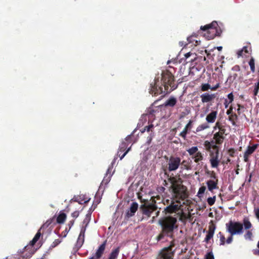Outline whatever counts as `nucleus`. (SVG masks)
I'll use <instances>...</instances> for the list:
<instances>
[{
    "instance_id": "1",
    "label": "nucleus",
    "mask_w": 259,
    "mask_h": 259,
    "mask_svg": "<svg viewBox=\"0 0 259 259\" xmlns=\"http://www.w3.org/2000/svg\"><path fill=\"white\" fill-rule=\"evenodd\" d=\"M225 136L219 133L213 135V139L215 140L209 142L205 141L204 146L205 149L210 153V162H219V148L217 145H222L225 139Z\"/></svg>"
},
{
    "instance_id": "2",
    "label": "nucleus",
    "mask_w": 259,
    "mask_h": 259,
    "mask_svg": "<svg viewBox=\"0 0 259 259\" xmlns=\"http://www.w3.org/2000/svg\"><path fill=\"white\" fill-rule=\"evenodd\" d=\"M174 76L169 70H165L161 74V83L164 88V92L169 93L177 88L174 83Z\"/></svg>"
},
{
    "instance_id": "3",
    "label": "nucleus",
    "mask_w": 259,
    "mask_h": 259,
    "mask_svg": "<svg viewBox=\"0 0 259 259\" xmlns=\"http://www.w3.org/2000/svg\"><path fill=\"white\" fill-rule=\"evenodd\" d=\"M218 24L215 21H213L209 24L206 25L204 26H201L200 29L202 30L206 31L204 34V36L207 39L210 40L213 39L216 36H220L222 31L218 28Z\"/></svg>"
},
{
    "instance_id": "4",
    "label": "nucleus",
    "mask_w": 259,
    "mask_h": 259,
    "mask_svg": "<svg viewBox=\"0 0 259 259\" xmlns=\"http://www.w3.org/2000/svg\"><path fill=\"white\" fill-rule=\"evenodd\" d=\"M177 219L172 217H165L159 221V223L162 228L163 233L172 232L175 228L177 227Z\"/></svg>"
},
{
    "instance_id": "5",
    "label": "nucleus",
    "mask_w": 259,
    "mask_h": 259,
    "mask_svg": "<svg viewBox=\"0 0 259 259\" xmlns=\"http://www.w3.org/2000/svg\"><path fill=\"white\" fill-rule=\"evenodd\" d=\"M226 226L227 231L232 236L243 233V225L240 223L230 221L226 224Z\"/></svg>"
},
{
    "instance_id": "6",
    "label": "nucleus",
    "mask_w": 259,
    "mask_h": 259,
    "mask_svg": "<svg viewBox=\"0 0 259 259\" xmlns=\"http://www.w3.org/2000/svg\"><path fill=\"white\" fill-rule=\"evenodd\" d=\"M171 188L176 197L184 198L186 197V188L179 183L172 182Z\"/></svg>"
},
{
    "instance_id": "7",
    "label": "nucleus",
    "mask_w": 259,
    "mask_h": 259,
    "mask_svg": "<svg viewBox=\"0 0 259 259\" xmlns=\"http://www.w3.org/2000/svg\"><path fill=\"white\" fill-rule=\"evenodd\" d=\"M127 146L128 144H127L125 141H123L122 142V143L119 146V150L117 152V154L115 156L112 162H115L117 160L118 157H119V159L118 160V161L122 160V159L125 156L126 153L131 149V147H130L125 151V150L127 148Z\"/></svg>"
},
{
    "instance_id": "8",
    "label": "nucleus",
    "mask_w": 259,
    "mask_h": 259,
    "mask_svg": "<svg viewBox=\"0 0 259 259\" xmlns=\"http://www.w3.org/2000/svg\"><path fill=\"white\" fill-rule=\"evenodd\" d=\"M159 82V77L155 78L154 82L150 84V90L149 93L152 96H157L163 93L162 88L159 87L158 82Z\"/></svg>"
},
{
    "instance_id": "9",
    "label": "nucleus",
    "mask_w": 259,
    "mask_h": 259,
    "mask_svg": "<svg viewBox=\"0 0 259 259\" xmlns=\"http://www.w3.org/2000/svg\"><path fill=\"white\" fill-rule=\"evenodd\" d=\"M187 152L191 157L194 159V162H198L203 159V155L202 153L198 151V149L196 146L189 148L187 150Z\"/></svg>"
},
{
    "instance_id": "10",
    "label": "nucleus",
    "mask_w": 259,
    "mask_h": 259,
    "mask_svg": "<svg viewBox=\"0 0 259 259\" xmlns=\"http://www.w3.org/2000/svg\"><path fill=\"white\" fill-rule=\"evenodd\" d=\"M258 146V144H253L251 146L249 145L247 147V149L244 152L243 154V159L245 162H247L249 160V157L257 149Z\"/></svg>"
},
{
    "instance_id": "11",
    "label": "nucleus",
    "mask_w": 259,
    "mask_h": 259,
    "mask_svg": "<svg viewBox=\"0 0 259 259\" xmlns=\"http://www.w3.org/2000/svg\"><path fill=\"white\" fill-rule=\"evenodd\" d=\"M174 252L170 247L163 249L159 255V259H171Z\"/></svg>"
},
{
    "instance_id": "12",
    "label": "nucleus",
    "mask_w": 259,
    "mask_h": 259,
    "mask_svg": "<svg viewBox=\"0 0 259 259\" xmlns=\"http://www.w3.org/2000/svg\"><path fill=\"white\" fill-rule=\"evenodd\" d=\"M181 206V204L180 202H172L170 205L165 208V210L167 212L170 213L176 212L180 209Z\"/></svg>"
},
{
    "instance_id": "13",
    "label": "nucleus",
    "mask_w": 259,
    "mask_h": 259,
    "mask_svg": "<svg viewBox=\"0 0 259 259\" xmlns=\"http://www.w3.org/2000/svg\"><path fill=\"white\" fill-rule=\"evenodd\" d=\"M200 98L202 102L205 103L212 101L215 98V95L214 94H209L206 93L201 95Z\"/></svg>"
},
{
    "instance_id": "14",
    "label": "nucleus",
    "mask_w": 259,
    "mask_h": 259,
    "mask_svg": "<svg viewBox=\"0 0 259 259\" xmlns=\"http://www.w3.org/2000/svg\"><path fill=\"white\" fill-rule=\"evenodd\" d=\"M242 78L241 72H232L228 77V80L230 82L240 81Z\"/></svg>"
},
{
    "instance_id": "15",
    "label": "nucleus",
    "mask_w": 259,
    "mask_h": 259,
    "mask_svg": "<svg viewBox=\"0 0 259 259\" xmlns=\"http://www.w3.org/2000/svg\"><path fill=\"white\" fill-rule=\"evenodd\" d=\"M138 208V204L137 202H133L131 204V207L126 212L127 217H131L134 215L137 211Z\"/></svg>"
},
{
    "instance_id": "16",
    "label": "nucleus",
    "mask_w": 259,
    "mask_h": 259,
    "mask_svg": "<svg viewBox=\"0 0 259 259\" xmlns=\"http://www.w3.org/2000/svg\"><path fill=\"white\" fill-rule=\"evenodd\" d=\"M105 247L106 242H104L101 245H100L98 249L96 250L95 255H94L97 258L100 259V258L104 253V252L105 249Z\"/></svg>"
},
{
    "instance_id": "17",
    "label": "nucleus",
    "mask_w": 259,
    "mask_h": 259,
    "mask_svg": "<svg viewBox=\"0 0 259 259\" xmlns=\"http://www.w3.org/2000/svg\"><path fill=\"white\" fill-rule=\"evenodd\" d=\"M218 112L217 111H212L210 113L207 115L206 120L207 123H213L217 118Z\"/></svg>"
},
{
    "instance_id": "18",
    "label": "nucleus",
    "mask_w": 259,
    "mask_h": 259,
    "mask_svg": "<svg viewBox=\"0 0 259 259\" xmlns=\"http://www.w3.org/2000/svg\"><path fill=\"white\" fill-rule=\"evenodd\" d=\"M177 103V99L174 97H170L168 99H167L163 104V106L165 107H174Z\"/></svg>"
},
{
    "instance_id": "19",
    "label": "nucleus",
    "mask_w": 259,
    "mask_h": 259,
    "mask_svg": "<svg viewBox=\"0 0 259 259\" xmlns=\"http://www.w3.org/2000/svg\"><path fill=\"white\" fill-rule=\"evenodd\" d=\"M85 231V228H81L77 241V244L79 246H81L84 242Z\"/></svg>"
},
{
    "instance_id": "20",
    "label": "nucleus",
    "mask_w": 259,
    "mask_h": 259,
    "mask_svg": "<svg viewBox=\"0 0 259 259\" xmlns=\"http://www.w3.org/2000/svg\"><path fill=\"white\" fill-rule=\"evenodd\" d=\"M197 37L196 35H192L187 38V41L188 43H192L193 45L196 46L200 44V41L196 39Z\"/></svg>"
},
{
    "instance_id": "21",
    "label": "nucleus",
    "mask_w": 259,
    "mask_h": 259,
    "mask_svg": "<svg viewBox=\"0 0 259 259\" xmlns=\"http://www.w3.org/2000/svg\"><path fill=\"white\" fill-rule=\"evenodd\" d=\"M209 128V125L207 123H204L203 124H201L197 126V127L196 129V131L194 132L195 133H197L198 132H199L200 131H202L203 130L207 129Z\"/></svg>"
},
{
    "instance_id": "22",
    "label": "nucleus",
    "mask_w": 259,
    "mask_h": 259,
    "mask_svg": "<svg viewBox=\"0 0 259 259\" xmlns=\"http://www.w3.org/2000/svg\"><path fill=\"white\" fill-rule=\"evenodd\" d=\"M119 253V248H117L113 250L109 255L108 259H116Z\"/></svg>"
},
{
    "instance_id": "23",
    "label": "nucleus",
    "mask_w": 259,
    "mask_h": 259,
    "mask_svg": "<svg viewBox=\"0 0 259 259\" xmlns=\"http://www.w3.org/2000/svg\"><path fill=\"white\" fill-rule=\"evenodd\" d=\"M208 189L209 191H212L217 188V183L213 180H209L207 182Z\"/></svg>"
},
{
    "instance_id": "24",
    "label": "nucleus",
    "mask_w": 259,
    "mask_h": 259,
    "mask_svg": "<svg viewBox=\"0 0 259 259\" xmlns=\"http://www.w3.org/2000/svg\"><path fill=\"white\" fill-rule=\"evenodd\" d=\"M156 209L155 205L154 204H152L148 206V208H146L144 211V213L147 215H150V213Z\"/></svg>"
},
{
    "instance_id": "25",
    "label": "nucleus",
    "mask_w": 259,
    "mask_h": 259,
    "mask_svg": "<svg viewBox=\"0 0 259 259\" xmlns=\"http://www.w3.org/2000/svg\"><path fill=\"white\" fill-rule=\"evenodd\" d=\"M66 219V215L64 213H61L57 217V222L59 223H63Z\"/></svg>"
},
{
    "instance_id": "26",
    "label": "nucleus",
    "mask_w": 259,
    "mask_h": 259,
    "mask_svg": "<svg viewBox=\"0 0 259 259\" xmlns=\"http://www.w3.org/2000/svg\"><path fill=\"white\" fill-rule=\"evenodd\" d=\"M40 231H38L37 233L35 235L34 237L32 239V240L30 242V245L31 246H33L34 244L37 241L40 236Z\"/></svg>"
},
{
    "instance_id": "27",
    "label": "nucleus",
    "mask_w": 259,
    "mask_h": 259,
    "mask_svg": "<svg viewBox=\"0 0 259 259\" xmlns=\"http://www.w3.org/2000/svg\"><path fill=\"white\" fill-rule=\"evenodd\" d=\"M190 130V129L186 128V126H185L182 132L180 133L179 136L183 138L184 140H186L187 137V134L188 133V132Z\"/></svg>"
},
{
    "instance_id": "28",
    "label": "nucleus",
    "mask_w": 259,
    "mask_h": 259,
    "mask_svg": "<svg viewBox=\"0 0 259 259\" xmlns=\"http://www.w3.org/2000/svg\"><path fill=\"white\" fill-rule=\"evenodd\" d=\"M237 115L235 113L231 114L229 116V119L230 121H231L233 125H235L236 124V121L237 120Z\"/></svg>"
},
{
    "instance_id": "29",
    "label": "nucleus",
    "mask_w": 259,
    "mask_h": 259,
    "mask_svg": "<svg viewBox=\"0 0 259 259\" xmlns=\"http://www.w3.org/2000/svg\"><path fill=\"white\" fill-rule=\"evenodd\" d=\"M228 153L229 156L232 157H238V152L236 150H235L234 149L231 148L229 149Z\"/></svg>"
},
{
    "instance_id": "30",
    "label": "nucleus",
    "mask_w": 259,
    "mask_h": 259,
    "mask_svg": "<svg viewBox=\"0 0 259 259\" xmlns=\"http://www.w3.org/2000/svg\"><path fill=\"white\" fill-rule=\"evenodd\" d=\"M249 65L250 66V70L252 72H255V63L253 58H251L249 61Z\"/></svg>"
},
{
    "instance_id": "31",
    "label": "nucleus",
    "mask_w": 259,
    "mask_h": 259,
    "mask_svg": "<svg viewBox=\"0 0 259 259\" xmlns=\"http://www.w3.org/2000/svg\"><path fill=\"white\" fill-rule=\"evenodd\" d=\"M205 190H206L205 187H204V186L201 187L199 188V190H198V191L197 192V196L199 198H201L202 197L203 194H204Z\"/></svg>"
},
{
    "instance_id": "32",
    "label": "nucleus",
    "mask_w": 259,
    "mask_h": 259,
    "mask_svg": "<svg viewBox=\"0 0 259 259\" xmlns=\"http://www.w3.org/2000/svg\"><path fill=\"white\" fill-rule=\"evenodd\" d=\"M211 88L208 83H203L201 85V90L203 92L207 91L209 89L211 90Z\"/></svg>"
},
{
    "instance_id": "33",
    "label": "nucleus",
    "mask_w": 259,
    "mask_h": 259,
    "mask_svg": "<svg viewBox=\"0 0 259 259\" xmlns=\"http://www.w3.org/2000/svg\"><path fill=\"white\" fill-rule=\"evenodd\" d=\"M179 167V163H169V170H175Z\"/></svg>"
},
{
    "instance_id": "34",
    "label": "nucleus",
    "mask_w": 259,
    "mask_h": 259,
    "mask_svg": "<svg viewBox=\"0 0 259 259\" xmlns=\"http://www.w3.org/2000/svg\"><path fill=\"white\" fill-rule=\"evenodd\" d=\"M243 225L245 229H250L252 226L251 224L247 219L244 220Z\"/></svg>"
},
{
    "instance_id": "35",
    "label": "nucleus",
    "mask_w": 259,
    "mask_h": 259,
    "mask_svg": "<svg viewBox=\"0 0 259 259\" xmlns=\"http://www.w3.org/2000/svg\"><path fill=\"white\" fill-rule=\"evenodd\" d=\"M207 201L208 204L210 206L212 205L213 204H214V203L215 201V196L208 198Z\"/></svg>"
},
{
    "instance_id": "36",
    "label": "nucleus",
    "mask_w": 259,
    "mask_h": 259,
    "mask_svg": "<svg viewBox=\"0 0 259 259\" xmlns=\"http://www.w3.org/2000/svg\"><path fill=\"white\" fill-rule=\"evenodd\" d=\"M259 91V78L256 83L255 84L254 89L253 90V94L256 96Z\"/></svg>"
},
{
    "instance_id": "37",
    "label": "nucleus",
    "mask_w": 259,
    "mask_h": 259,
    "mask_svg": "<svg viewBox=\"0 0 259 259\" xmlns=\"http://www.w3.org/2000/svg\"><path fill=\"white\" fill-rule=\"evenodd\" d=\"M219 235L220 240V245H224L225 243V238L224 236L222 234L221 232H220L219 233Z\"/></svg>"
},
{
    "instance_id": "38",
    "label": "nucleus",
    "mask_w": 259,
    "mask_h": 259,
    "mask_svg": "<svg viewBox=\"0 0 259 259\" xmlns=\"http://www.w3.org/2000/svg\"><path fill=\"white\" fill-rule=\"evenodd\" d=\"M232 70L234 71V72H241L240 71V67L239 65H236L233 66L232 68Z\"/></svg>"
},
{
    "instance_id": "39",
    "label": "nucleus",
    "mask_w": 259,
    "mask_h": 259,
    "mask_svg": "<svg viewBox=\"0 0 259 259\" xmlns=\"http://www.w3.org/2000/svg\"><path fill=\"white\" fill-rule=\"evenodd\" d=\"M213 236V234H212V233H209V232H207V234L206 235V236L205 238V241L207 242H208V241L212 238Z\"/></svg>"
},
{
    "instance_id": "40",
    "label": "nucleus",
    "mask_w": 259,
    "mask_h": 259,
    "mask_svg": "<svg viewBox=\"0 0 259 259\" xmlns=\"http://www.w3.org/2000/svg\"><path fill=\"white\" fill-rule=\"evenodd\" d=\"M252 237V233L248 231L246 232V233L244 235V238L245 239L251 240Z\"/></svg>"
},
{
    "instance_id": "41",
    "label": "nucleus",
    "mask_w": 259,
    "mask_h": 259,
    "mask_svg": "<svg viewBox=\"0 0 259 259\" xmlns=\"http://www.w3.org/2000/svg\"><path fill=\"white\" fill-rule=\"evenodd\" d=\"M133 134H131L130 135H128L126 138L125 139V141L128 143V144L131 143L133 141Z\"/></svg>"
},
{
    "instance_id": "42",
    "label": "nucleus",
    "mask_w": 259,
    "mask_h": 259,
    "mask_svg": "<svg viewBox=\"0 0 259 259\" xmlns=\"http://www.w3.org/2000/svg\"><path fill=\"white\" fill-rule=\"evenodd\" d=\"M153 127V125L152 124H151L150 125H149L148 126H146L144 127V130L142 131V133H143L145 131H147V132H149L151 128Z\"/></svg>"
},
{
    "instance_id": "43",
    "label": "nucleus",
    "mask_w": 259,
    "mask_h": 259,
    "mask_svg": "<svg viewBox=\"0 0 259 259\" xmlns=\"http://www.w3.org/2000/svg\"><path fill=\"white\" fill-rule=\"evenodd\" d=\"M228 98L229 100V103H231L234 100V96L232 93H231L228 95Z\"/></svg>"
},
{
    "instance_id": "44",
    "label": "nucleus",
    "mask_w": 259,
    "mask_h": 259,
    "mask_svg": "<svg viewBox=\"0 0 259 259\" xmlns=\"http://www.w3.org/2000/svg\"><path fill=\"white\" fill-rule=\"evenodd\" d=\"M215 226L212 224L209 227L208 232L209 233H212V234L214 235V231H215Z\"/></svg>"
},
{
    "instance_id": "45",
    "label": "nucleus",
    "mask_w": 259,
    "mask_h": 259,
    "mask_svg": "<svg viewBox=\"0 0 259 259\" xmlns=\"http://www.w3.org/2000/svg\"><path fill=\"white\" fill-rule=\"evenodd\" d=\"M205 259H214L213 255L212 252H208L205 255Z\"/></svg>"
},
{
    "instance_id": "46",
    "label": "nucleus",
    "mask_w": 259,
    "mask_h": 259,
    "mask_svg": "<svg viewBox=\"0 0 259 259\" xmlns=\"http://www.w3.org/2000/svg\"><path fill=\"white\" fill-rule=\"evenodd\" d=\"M226 132V129L224 127L222 126L221 128H219V131L217 133H219L221 135L224 136Z\"/></svg>"
},
{
    "instance_id": "47",
    "label": "nucleus",
    "mask_w": 259,
    "mask_h": 259,
    "mask_svg": "<svg viewBox=\"0 0 259 259\" xmlns=\"http://www.w3.org/2000/svg\"><path fill=\"white\" fill-rule=\"evenodd\" d=\"M193 121L192 120H190L188 123L186 125V128H188L189 129H191L192 127V123Z\"/></svg>"
},
{
    "instance_id": "48",
    "label": "nucleus",
    "mask_w": 259,
    "mask_h": 259,
    "mask_svg": "<svg viewBox=\"0 0 259 259\" xmlns=\"http://www.w3.org/2000/svg\"><path fill=\"white\" fill-rule=\"evenodd\" d=\"M220 87V83H218L214 87H211V91H216Z\"/></svg>"
},
{
    "instance_id": "49",
    "label": "nucleus",
    "mask_w": 259,
    "mask_h": 259,
    "mask_svg": "<svg viewBox=\"0 0 259 259\" xmlns=\"http://www.w3.org/2000/svg\"><path fill=\"white\" fill-rule=\"evenodd\" d=\"M237 106L238 107V108L237 109V113L240 115L241 114V111H240V109L241 108H243L244 107L243 106H242L240 104H237Z\"/></svg>"
},
{
    "instance_id": "50",
    "label": "nucleus",
    "mask_w": 259,
    "mask_h": 259,
    "mask_svg": "<svg viewBox=\"0 0 259 259\" xmlns=\"http://www.w3.org/2000/svg\"><path fill=\"white\" fill-rule=\"evenodd\" d=\"M71 215L73 218H77L79 215V212L77 211H75L72 213Z\"/></svg>"
},
{
    "instance_id": "51",
    "label": "nucleus",
    "mask_w": 259,
    "mask_h": 259,
    "mask_svg": "<svg viewBox=\"0 0 259 259\" xmlns=\"http://www.w3.org/2000/svg\"><path fill=\"white\" fill-rule=\"evenodd\" d=\"M222 126H223L221 125V124L220 123V122H217L215 123V126H214V130H216L217 128H218L219 129V128H221Z\"/></svg>"
},
{
    "instance_id": "52",
    "label": "nucleus",
    "mask_w": 259,
    "mask_h": 259,
    "mask_svg": "<svg viewBox=\"0 0 259 259\" xmlns=\"http://www.w3.org/2000/svg\"><path fill=\"white\" fill-rule=\"evenodd\" d=\"M152 140V136H150L148 137L147 141V143L148 144V145H149L151 143Z\"/></svg>"
},
{
    "instance_id": "53",
    "label": "nucleus",
    "mask_w": 259,
    "mask_h": 259,
    "mask_svg": "<svg viewBox=\"0 0 259 259\" xmlns=\"http://www.w3.org/2000/svg\"><path fill=\"white\" fill-rule=\"evenodd\" d=\"M232 240H233V237H232V236H230V237H229L227 239L226 242H227V243L228 244H230V243H231L232 242Z\"/></svg>"
},
{
    "instance_id": "54",
    "label": "nucleus",
    "mask_w": 259,
    "mask_h": 259,
    "mask_svg": "<svg viewBox=\"0 0 259 259\" xmlns=\"http://www.w3.org/2000/svg\"><path fill=\"white\" fill-rule=\"evenodd\" d=\"M232 110H233L232 107H231L230 108V109H228V110L227 111V114L228 115H230L231 114H233V113H232Z\"/></svg>"
},
{
    "instance_id": "55",
    "label": "nucleus",
    "mask_w": 259,
    "mask_h": 259,
    "mask_svg": "<svg viewBox=\"0 0 259 259\" xmlns=\"http://www.w3.org/2000/svg\"><path fill=\"white\" fill-rule=\"evenodd\" d=\"M254 211L256 218L259 219V208L255 209Z\"/></svg>"
},
{
    "instance_id": "56",
    "label": "nucleus",
    "mask_w": 259,
    "mask_h": 259,
    "mask_svg": "<svg viewBox=\"0 0 259 259\" xmlns=\"http://www.w3.org/2000/svg\"><path fill=\"white\" fill-rule=\"evenodd\" d=\"M163 236H164V235H163V233L160 234L158 235V236L157 237V240H160L161 239H162L163 238Z\"/></svg>"
},
{
    "instance_id": "57",
    "label": "nucleus",
    "mask_w": 259,
    "mask_h": 259,
    "mask_svg": "<svg viewBox=\"0 0 259 259\" xmlns=\"http://www.w3.org/2000/svg\"><path fill=\"white\" fill-rule=\"evenodd\" d=\"M243 50H239L238 53H237V55H238V56L239 57H241L242 56V54H243Z\"/></svg>"
},
{
    "instance_id": "58",
    "label": "nucleus",
    "mask_w": 259,
    "mask_h": 259,
    "mask_svg": "<svg viewBox=\"0 0 259 259\" xmlns=\"http://www.w3.org/2000/svg\"><path fill=\"white\" fill-rule=\"evenodd\" d=\"M242 50H243V52H245L246 53H248V48L247 47H244Z\"/></svg>"
},
{
    "instance_id": "59",
    "label": "nucleus",
    "mask_w": 259,
    "mask_h": 259,
    "mask_svg": "<svg viewBox=\"0 0 259 259\" xmlns=\"http://www.w3.org/2000/svg\"><path fill=\"white\" fill-rule=\"evenodd\" d=\"M229 104L230 103H229L228 101L227 100H226L225 101V103H224V104H225V108H227Z\"/></svg>"
},
{
    "instance_id": "60",
    "label": "nucleus",
    "mask_w": 259,
    "mask_h": 259,
    "mask_svg": "<svg viewBox=\"0 0 259 259\" xmlns=\"http://www.w3.org/2000/svg\"><path fill=\"white\" fill-rule=\"evenodd\" d=\"M211 163L212 167H217L218 165V163Z\"/></svg>"
},
{
    "instance_id": "61",
    "label": "nucleus",
    "mask_w": 259,
    "mask_h": 259,
    "mask_svg": "<svg viewBox=\"0 0 259 259\" xmlns=\"http://www.w3.org/2000/svg\"><path fill=\"white\" fill-rule=\"evenodd\" d=\"M254 253L257 255H259V250H256L254 251Z\"/></svg>"
},
{
    "instance_id": "62",
    "label": "nucleus",
    "mask_w": 259,
    "mask_h": 259,
    "mask_svg": "<svg viewBox=\"0 0 259 259\" xmlns=\"http://www.w3.org/2000/svg\"><path fill=\"white\" fill-rule=\"evenodd\" d=\"M190 53H187L186 55H185V57L186 58H188L190 56Z\"/></svg>"
},
{
    "instance_id": "63",
    "label": "nucleus",
    "mask_w": 259,
    "mask_h": 259,
    "mask_svg": "<svg viewBox=\"0 0 259 259\" xmlns=\"http://www.w3.org/2000/svg\"><path fill=\"white\" fill-rule=\"evenodd\" d=\"M222 49H223V47H221V46L217 47V49H218L219 51H222Z\"/></svg>"
},
{
    "instance_id": "64",
    "label": "nucleus",
    "mask_w": 259,
    "mask_h": 259,
    "mask_svg": "<svg viewBox=\"0 0 259 259\" xmlns=\"http://www.w3.org/2000/svg\"><path fill=\"white\" fill-rule=\"evenodd\" d=\"M89 259H98V258H97L95 256L93 255V256L91 257Z\"/></svg>"
}]
</instances>
